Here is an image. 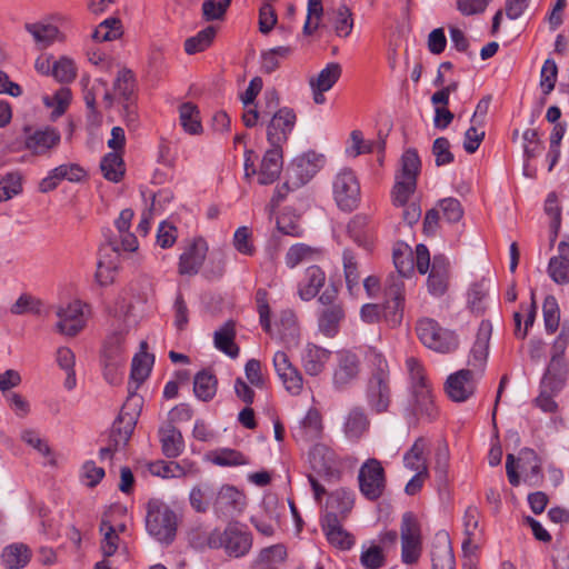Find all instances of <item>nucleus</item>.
<instances>
[{
  "mask_svg": "<svg viewBox=\"0 0 569 569\" xmlns=\"http://www.w3.org/2000/svg\"><path fill=\"white\" fill-rule=\"evenodd\" d=\"M133 211L123 209L114 222L116 230L106 234V243L99 249V259L94 279L99 286L106 287L114 282L121 262V252H136L139 240L130 232Z\"/></svg>",
  "mask_w": 569,
  "mask_h": 569,
  "instance_id": "nucleus-1",
  "label": "nucleus"
},
{
  "mask_svg": "<svg viewBox=\"0 0 569 569\" xmlns=\"http://www.w3.org/2000/svg\"><path fill=\"white\" fill-rule=\"evenodd\" d=\"M142 383V342L140 351L132 359L128 397L118 418L114 420L109 439L114 446H126L130 439L142 410V397L138 390Z\"/></svg>",
  "mask_w": 569,
  "mask_h": 569,
  "instance_id": "nucleus-2",
  "label": "nucleus"
},
{
  "mask_svg": "<svg viewBox=\"0 0 569 569\" xmlns=\"http://www.w3.org/2000/svg\"><path fill=\"white\" fill-rule=\"evenodd\" d=\"M179 517L166 502L159 499L148 501L144 527L148 533L163 546L171 545L177 536Z\"/></svg>",
  "mask_w": 569,
  "mask_h": 569,
  "instance_id": "nucleus-3",
  "label": "nucleus"
},
{
  "mask_svg": "<svg viewBox=\"0 0 569 569\" xmlns=\"http://www.w3.org/2000/svg\"><path fill=\"white\" fill-rule=\"evenodd\" d=\"M421 161L416 149H408L400 159V172L396 176L392 188V203L396 207L409 204L410 197L417 188V178L420 172Z\"/></svg>",
  "mask_w": 569,
  "mask_h": 569,
  "instance_id": "nucleus-4",
  "label": "nucleus"
},
{
  "mask_svg": "<svg viewBox=\"0 0 569 569\" xmlns=\"http://www.w3.org/2000/svg\"><path fill=\"white\" fill-rule=\"evenodd\" d=\"M416 266L421 274L427 273L430 268L428 277L429 292L437 297L445 295L449 279L448 259L443 254H437L433 257L432 262H430L428 248L420 243L416 247Z\"/></svg>",
  "mask_w": 569,
  "mask_h": 569,
  "instance_id": "nucleus-5",
  "label": "nucleus"
},
{
  "mask_svg": "<svg viewBox=\"0 0 569 569\" xmlns=\"http://www.w3.org/2000/svg\"><path fill=\"white\" fill-rule=\"evenodd\" d=\"M417 335L429 349L449 353L457 349L458 339L453 331L442 328L436 320L423 318L417 322Z\"/></svg>",
  "mask_w": 569,
  "mask_h": 569,
  "instance_id": "nucleus-6",
  "label": "nucleus"
},
{
  "mask_svg": "<svg viewBox=\"0 0 569 569\" xmlns=\"http://www.w3.org/2000/svg\"><path fill=\"white\" fill-rule=\"evenodd\" d=\"M366 397L373 412L383 413L388 410L391 401V389L387 363L379 361L378 368L368 381Z\"/></svg>",
  "mask_w": 569,
  "mask_h": 569,
  "instance_id": "nucleus-7",
  "label": "nucleus"
},
{
  "mask_svg": "<svg viewBox=\"0 0 569 569\" xmlns=\"http://www.w3.org/2000/svg\"><path fill=\"white\" fill-rule=\"evenodd\" d=\"M333 197L337 206L345 211L355 210L360 202V184L350 169H342L332 182Z\"/></svg>",
  "mask_w": 569,
  "mask_h": 569,
  "instance_id": "nucleus-8",
  "label": "nucleus"
},
{
  "mask_svg": "<svg viewBox=\"0 0 569 569\" xmlns=\"http://www.w3.org/2000/svg\"><path fill=\"white\" fill-rule=\"evenodd\" d=\"M359 488L369 500L379 499L386 488L385 470L377 459H368L359 470Z\"/></svg>",
  "mask_w": 569,
  "mask_h": 569,
  "instance_id": "nucleus-9",
  "label": "nucleus"
},
{
  "mask_svg": "<svg viewBox=\"0 0 569 569\" xmlns=\"http://www.w3.org/2000/svg\"><path fill=\"white\" fill-rule=\"evenodd\" d=\"M405 282L396 277H388L385 296L386 301L382 307V318L395 327L399 325L403 316V301H405Z\"/></svg>",
  "mask_w": 569,
  "mask_h": 569,
  "instance_id": "nucleus-10",
  "label": "nucleus"
},
{
  "mask_svg": "<svg viewBox=\"0 0 569 569\" xmlns=\"http://www.w3.org/2000/svg\"><path fill=\"white\" fill-rule=\"evenodd\" d=\"M401 559L407 565L418 561L421 555V537L419 525L411 513H405L401 528Z\"/></svg>",
  "mask_w": 569,
  "mask_h": 569,
  "instance_id": "nucleus-11",
  "label": "nucleus"
},
{
  "mask_svg": "<svg viewBox=\"0 0 569 569\" xmlns=\"http://www.w3.org/2000/svg\"><path fill=\"white\" fill-rule=\"evenodd\" d=\"M83 307L84 305L80 300L58 306L56 315L59 321L56 325V330L67 337H74L82 331L86 326Z\"/></svg>",
  "mask_w": 569,
  "mask_h": 569,
  "instance_id": "nucleus-12",
  "label": "nucleus"
},
{
  "mask_svg": "<svg viewBox=\"0 0 569 569\" xmlns=\"http://www.w3.org/2000/svg\"><path fill=\"white\" fill-rule=\"evenodd\" d=\"M323 157L316 152H307L297 157L287 168V176L293 188L306 184L319 171Z\"/></svg>",
  "mask_w": 569,
  "mask_h": 569,
  "instance_id": "nucleus-13",
  "label": "nucleus"
},
{
  "mask_svg": "<svg viewBox=\"0 0 569 569\" xmlns=\"http://www.w3.org/2000/svg\"><path fill=\"white\" fill-rule=\"evenodd\" d=\"M478 378L475 370H458L447 378L445 383L446 393L452 401L463 402L475 393Z\"/></svg>",
  "mask_w": 569,
  "mask_h": 569,
  "instance_id": "nucleus-14",
  "label": "nucleus"
},
{
  "mask_svg": "<svg viewBox=\"0 0 569 569\" xmlns=\"http://www.w3.org/2000/svg\"><path fill=\"white\" fill-rule=\"evenodd\" d=\"M296 124V113L290 108H280L274 113L267 127V140L270 146L282 147Z\"/></svg>",
  "mask_w": 569,
  "mask_h": 569,
  "instance_id": "nucleus-15",
  "label": "nucleus"
},
{
  "mask_svg": "<svg viewBox=\"0 0 569 569\" xmlns=\"http://www.w3.org/2000/svg\"><path fill=\"white\" fill-rule=\"evenodd\" d=\"M273 367L284 389L292 396L300 395L303 389L302 375L298 368L291 363L286 352L278 351L274 353Z\"/></svg>",
  "mask_w": 569,
  "mask_h": 569,
  "instance_id": "nucleus-16",
  "label": "nucleus"
},
{
  "mask_svg": "<svg viewBox=\"0 0 569 569\" xmlns=\"http://www.w3.org/2000/svg\"><path fill=\"white\" fill-rule=\"evenodd\" d=\"M208 249L204 239H193L179 258V273L182 276L197 274L206 260Z\"/></svg>",
  "mask_w": 569,
  "mask_h": 569,
  "instance_id": "nucleus-17",
  "label": "nucleus"
},
{
  "mask_svg": "<svg viewBox=\"0 0 569 569\" xmlns=\"http://www.w3.org/2000/svg\"><path fill=\"white\" fill-rule=\"evenodd\" d=\"M491 332V323L489 321H482L479 326L477 338L468 360L469 369L475 370L477 377L481 376L487 362Z\"/></svg>",
  "mask_w": 569,
  "mask_h": 569,
  "instance_id": "nucleus-18",
  "label": "nucleus"
},
{
  "mask_svg": "<svg viewBox=\"0 0 569 569\" xmlns=\"http://www.w3.org/2000/svg\"><path fill=\"white\" fill-rule=\"evenodd\" d=\"M491 332V323L489 321H482L479 326L477 338L468 360L469 369L475 370L477 377L481 376L487 362Z\"/></svg>",
  "mask_w": 569,
  "mask_h": 569,
  "instance_id": "nucleus-19",
  "label": "nucleus"
},
{
  "mask_svg": "<svg viewBox=\"0 0 569 569\" xmlns=\"http://www.w3.org/2000/svg\"><path fill=\"white\" fill-rule=\"evenodd\" d=\"M214 496L212 506L219 517H232L244 507V496L233 486H222Z\"/></svg>",
  "mask_w": 569,
  "mask_h": 569,
  "instance_id": "nucleus-20",
  "label": "nucleus"
},
{
  "mask_svg": "<svg viewBox=\"0 0 569 569\" xmlns=\"http://www.w3.org/2000/svg\"><path fill=\"white\" fill-rule=\"evenodd\" d=\"M282 168V147L270 146V149L264 152L258 170V183L261 186L273 183L280 177Z\"/></svg>",
  "mask_w": 569,
  "mask_h": 569,
  "instance_id": "nucleus-21",
  "label": "nucleus"
},
{
  "mask_svg": "<svg viewBox=\"0 0 569 569\" xmlns=\"http://www.w3.org/2000/svg\"><path fill=\"white\" fill-rule=\"evenodd\" d=\"M61 136L54 128L46 127L26 136L24 147L32 154L42 156L59 144Z\"/></svg>",
  "mask_w": 569,
  "mask_h": 569,
  "instance_id": "nucleus-22",
  "label": "nucleus"
},
{
  "mask_svg": "<svg viewBox=\"0 0 569 569\" xmlns=\"http://www.w3.org/2000/svg\"><path fill=\"white\" fill-rule=\"evenodd\" d=\"M360 361L359 358L349 351H342L338 355V365L333 371V385L338 389L346 388L359 375Z\"/></svg>",
  "mask_w": 569,
  "mask_h": 569,
  "instance_id": "nucleus-23",
  "label": "nucleus"
},
{
  "mask_svg": "<svg viewBox=\"0 0 569 569\" xmlns=\"http://www.w3.org/2000/svg\"><path fill=\"white\" fill-rule=\"evenodd\" d=\"M565 383V377L562 373L553 375L550 373V369H547L542 381L540 395L536 398L537 406L545 412H555L557 410V403L553 400V393L558 392Z\"/></svg>",
  "mask_w": 569,
  "mask_h": 569,
  "instance_id": "nucleus-24",
  "label": "nucleus"
},
{
  "mask_svg": "<svg viewBox=\"0 0 569 569\" xmlns=\"http://www.w3.org/2000/svg\"><path fill=\"white\" fill-rule=\"evenodd\" d=\"M113 89L123 99V109L128 117V121L134 122V126L138 127V112L136 108L132 109L131 107L132 96L134 92V78L132 72L127 69L121 70L114 81Z\"/></svg>",
  "mask_w": 569,
  "mask_h": 569,
  "instance_id": "nucleus-25",
  "label": "nucleus"
},
{
  "mask_svg": "<svg viewBox=\"0 0 569 569\" xmlns=\"http://www.w3.org/2000/svg\"><path fill=\"white\" fill-rule=\"evenodd\" d=\"M331 352L322 347L308 343L301 351V366L308 376H319L326 363L329 361Z\"/></svg>",
  "mask_w": 569,
  "mask_h": 569,
  "instance_id": "nucleus-26",
  "label": "nucleus"
},
{
  "mask_svg": "<svg viewBox=\"0 0 569 569\" xmlns=\"http://www.w3.org/2000/svg\"><path fill=\"white\" fill-rule=\"evenodd\" d=\"M312 470L320 477L331 478L336 475L335 453L325 445L317 443L309 452Z\"/></svg>",
  "mask_w": 569,
  "mask_h": 569,
  "instance_id": "nucleus-27",
  "label": "nucleus"
},
{
  "mask_svg": "<svg viewBox=\"0 0 569 569\" xmlns=\"http://www.w3.org/2000/svg\"><path fill=\"white\" fill-rule=\"evenodd\" d=\"M322 529L327 536L328 541L342 550L350 549L353 545V539L340 523L336 512H327L322 519Z\"/></svg>",
  "mask_w": 569,
  "mask_h": 569,
  "instance_id": "nucleus-28",
  "label": "nucleus"
},
{
  "mask_svg": "<svg viewBox=\"0 0 569 569\" xmlns=\"http://www.w3.org/2000/svg\"><path fill=\"white\" fill-rule=\"evenodd\" d=\"M251 537L248 532L241 530L237 523H229L226 528V546L228 555L232 557H242L251 548Z\"/></svg>",
  "mask_w": 569,
  "mask_h": 569,
  "instance_id": "nucleus-29",
  "label": "nucleus"
},
{
  "mask_svg": "<svg viewBox=\"0 0 569 569\" xmlns=\"http://www.w3.org/2000/svg\"><path fill=\"white\" fill-rule=\"evenodd\" d=\"M432 569H455V557L447 533L436 535L431 550Z\"/></svg>",
  "mask_w": 569,
  "mask_h": 569,
  "instance_id": "nucleus-30",
  "label": "nucleus"
},
{
  "mask_svg": "<svg viewBox=\"0 0 569 569\" xmlns=\"http://www.w3.org/2000/svg\"><path fill=\"white\" fill-rule=\"evenodd\" d=\"M548 274L556 283L569 282V243L566 241L559 242L558 254L550 258Z\"/></svg>",
  "mask_w": 569,
  "mask_h": 569,
  "instance_id": "nucleus-31",
  "label": "nucleus"
},
{
  "mask_svg": "<svg viewBox=\"0 0 569 569\" xmlns=\"http://www.w3.org/2000/svg\"><path fill=\"white\" fill-rule=\"evenodd\" d=\"M162 453L167 458H177L184 449L182 433L172 423H166L159 429Z\"/></svg>",
  "mask_w": 569,
  "mask_h": 569,
  "instance_id": "nucleus-32",
  "label": "nucleus"
},
{
  "mask_svg": "<svg viewBox=\"0 0 569 569\" xmlns=\"http://www.w3.org/2000/svg\"><path fill=\"white\" fill-rule=\"evenodd\" d=\"M370 420L360 407H353L349 410L343 422V432L348 439L358 440L369 429Z\"/></svg>",
  "mask_w": 569,
  "mask_h": 569,
  "instance_id": "nucleus-33",
  "label": "nucleus"
},
{
  "mask_svg": "<svg viewBox=\"0 0 569 569\" xmlns=\"http://www.w3.org/2000/svg\"><path fill=\"white\" fill-rule=\"evenodd\" d=\"M325 272L318 266L307 268L303 280L299 283V297L309 301L317 296L320 288L325 284Z\"/></svg>",
  "mask_w": 569,
  "mask_h": 569,
  "instance_id": "nucleus-34",
  "label": "nucleus"
},
{
  "mask_svg": "<svg viewBox=\"0 0 569 569\" xmlns=\"http://www.w3.org/2000/svg\"><path fill=\"white\" fill-rule=\"evenodd\" d=\"M234 323L233 321L229 320L214 331V347L230 358H236L239 355V347L234 343Z\"/></svg>",
  "mask_w": 569,
  "mask_h": 569,
  "instance_id": "nucleus-35",
  "label": "nucleus"
},
{
  "mask_svg": "<svg viewBox=\"0 0 569 569\" xmlns=\"http://www.w3.org/2000/svg\"><path fill=\"white\" fill-rule=\"evenodd\" d=\"M1 559L7 569H21L29 563L31 550L24 543H12L3 549Z\"/></svg>",
  "mask_w": 569,
  "mask_h": 569,
  "instance_id": "nucleus-36",
  "label": "nucleus"
},
{
  "mask_svg": "<svg viewBox=\"0 0 569 569\" xmlns=\"http://www.w3.org/2000/svg\"><path fill=\"white\" fill-rule=\"evenodd\" d=\"M218 380L209 370L199 371L193 378V393L204 402L210 401L217 393Z\"/></svg>",
  "mask_w": 569,
  "mask_h": 569,
  "instance_id": "nucleus-37",
  "label": "nucleus"
},
{
  "mask_svg": "<svg viewBox=\"0 0 569 569\" xmlns=\"http://www.w3.org/2000/svg\"><path fill=\"white\" fill-rule=\"evenodd\" d=\"M80 83L83 88V99L87 108L90 110L89 120L94 123L97 127L101 122V114L98 112L96 107V96L99 87L107 88L108 83L103 79H98L96 83L90 87V78L82 77Z\"/></svg>",
  "mask_w": 569,
  "mask_h": 569,
  "instance_id": "nucleus-38",
  "label": "nucleus"
},
{
  "mask_svg": "<svg viewBox=\"0 0 569 569\" xmlns=\"http://www.w3.org/2000/svg\"><path fill=\"white\" fill-rule=\"evenodd\" d=\"M24 29L32 36L39 48H47L57 39L59 29L57 26L44 22L26 23Z\"/></svg>",
  "mask_w": 569,
  "mask_h": 569,
  "instance_id": "nucleus-39",
  "label": "nucleus"
},
{
  "mask_svg": "<svg viewBox=\"0 0 569 569\" xmlns=\"http://www.w3.org/2000/svg\"><path fill=\"white\" fill-rule=\"evenodd\" d=\"M346 284L349 293L357 297L361 291L358 262L351 250L346 249L342 254Z\"/></svg>",
  "mask_w": 569,
  "mask_h": 569,
  "instance_id": "nucleus-40",
  "label": "nucleus"
},
{
  "mask_svg": "<svg viewBox=\"0 0 569 569\" xmlns=\"http://www.w3.org/2000/svg\"><path fill=\"white\" fill-rule=\"evenodd\" d=\"M100 170L104 179L119 182L124 174V162L120 152H108L100 162Z\"/></svg>",
  "mask_w": 569,
  "mask_h": 569,
  "instance_id": "nucleus-41",
  "label": "nucleus"
},
{
  "mask_svg": "<svg viewBox=\"0 0 569 569\" xmlns=\"http://www.w3.org/2000/svg\"><path fill=\"white\" fill-rule=\"evenodd\" d=\"M393 263L397 274H391L390 277H396L403 281V278H409L412 274L415 258L411 249L407 244H401L393 250Z\"/></svg>",
  "mask_w": 569,
  "mask_h": 569,
  "instance_id": "nucleus-42",
  "label": "nucleus"
},
{
  "mask_svg": "<svg viewBox=\"0 0 569 569\" xmlns=\"http://www.w3.org/2000/svg\"><path fill=\"white\" fill-rule=\"evenodd\" d=\"M353 503L355 499L351 491L338 489L328 498L327 506L330 509L328 512H336L337 518H346L353 508Z\"/></svg>",
  "mask_w": 569,
  "mask_h": 569,
  "instance_id": "nucleus-43",
  "label": "nucleus"
},
{
  "mask_svg": "<svg viewBox=\"0 0 569 569\" xmlns=\"http://www.w3.org/2000/svg\"><path fill=\"white\" fill-rule=\"evenodd\" d=\"M179 120L189 134H199L202 131L198 107L192 102H184L179 107Z\"/></svg>",
  "mask_w": 569,
  "mask_h": 569,
  "instance_id": "nucleus-44",
  "label": "nucleus"
},
{
  "mask_svg": "<svg viewBox=\"0 0 569 569\" xmlns=\"http://www.w3.org/2000/svg\"><path fill=\"white\" fill-rule=\"evenodd\" d=\"M345 313L341 306H330L323 308L318 320L319 330L323 335L332 337L337 332L339 322Z\"/></svg>",
  "mask_w": 569,
  "mask_h": 569,
  "instance_id": "nucleus-45",
  "label": "nucleus"
},
{
  "mask_svg": "<svg viewBox=\"0 0 569 569\" xmlns=\"http://www.w3.org/2000/svg\"><path fill=\"white\" fill-rule=\"evenodd\" d=\"M341 73V66L338 62H330L316 77L309 79V86L329 91L338 82Z\"/></svg>",
  "mask_w": 569,
  "mask_h": 569,
  "instance_id": "nucleus-46",
  "label": "nucleus"
},
{
  "mask_svg": "<svg viewBox=\"0 0 569 569\" xmlns=\"http://www.w3.org/2000/svg\"><path fill=\"white\" fill-rule=\"evenodd\" d=\"M167 63L161 50L152 49L148 57L147 77L151 87H156L167 73Z\"/></svg>",
  "mask_w": 569,
  "mask_h": 569,
  "instance_id": "nucleus-47",
  "label": "nucleus"
},
{
  "mask_svg": "<svg viewBox=\"0 0 569 569\" xmlns=\"http://www.w3.org/2000/svg\"><path fill=\"white\" fill-rule=\"evenodd\" d=\"M302 437L307 441H313L321 437L323 431L322 418L317 409H309L301 421Z\"/></svg>",
  "mask_w": 569,
  "mask_h": 569,
  "instance_id": "nucleus-48",
  "label": "nucleus"
},
{
  "mask_svg": "<svg viewBox=\"0 0 569 569\" xmlns=\"http://www.w3.org/2000/svg\"><path fill=\"white\" fill-rule=\"evenodd\" d=\"M426 448L427 443L425 439L418 438L403 457L405 466L412 471H422L423 468H428L425 457Z\"/></svg>",
  "mask_w": 569,
  "mask_h": 569,
  "instance_id": "nucleus-49",
  "label": "nucleus"
},
{
  "mask_svg": "<svg viewBox=\"0 0 569 569\" xmlns=\"http://www.w3.org/2000/svg\"><path fill=\"white\" fill-rule=\"evenodd\" d=\"M216 32V27L208 26L203 30L199 31L194 37L188 38L184 42L186 52L188 54H194L203 51L211 44Z\"/></svg>",
  "mask_w": 569,
  "mask_h": 569,
  "instance_id": "nucleus-50",
  "label": "nucleus"
},
{
  "mask_svg": "<svg viewBox=\"0 0 569 569\" xmlns=\"http://www.w3.org/2000/svg\"><path fill=\"white\" fill-rule=\"evenodd\" d=\"M214 493V488L209 483L193 487L189 496L191 507L197 512H206L209 508V500L213 498Z\"/></svg>",
  "mask_w": 569,
  "mask_h": 569,
  "instance_id": "nucleus-51",
  "label": "nucleus"
},
{
  "mask_svg": "<svg viewBox=\"0 0 569 569\" xmlns=\"http://www.w3.org/2000/svg\"><path fill=\"white\" fill-rule=\"evenodd\" d=\"M209 458L214 465L221 467H233L247 463L241 452L230 448L213 450L209 453Z\"/></svg>",
  "mask_w": 569,
  "mask_h": 569,
  "instance_id": "nucleus-52",
  "label": "nucleus"
},
{
  "mask_svg": "<svg viewBox=\"0 0 569 569\" xmlns=\"http://www.w3.org/2000/svg\"><path fill=\"white\" fill-rule=\"evenodd\" d=\"M319 251L303 243H298L289 248L286 254V263L289 268H295L301 262L312 260Z\"/></svg>",
  "mask_w": 569,
  "mask_h": 569,
  "instance_id": "nucleus-53",
  "label": "nucleus"
},
{
  "mask_svg": "<svg viewBox=\"0 0 569 569\" xmlns=\"http://www.w3.org/2000/svg\"><path fill=\"white\" fill-rule=\"evenodd\" d=\"M120 28L118 18L106 19L93 31L92 39L99 42L116 40L121 36Z\"/></svg>",
  "mask_w": 569,
  "mask_h": 569,
  "instance_id": "nucleus-54",
  "label": "nucleus"
},
{
  "mask_svg": "<svg viewBox=\"0 0 569 569\" xmlns=\"http://www.w3.org/2000/svg\"><path fill=\"white\" fill-rule=\"evenodd\" d=\"M415 397V413L420 416H426L429 419H432L436 416V408L433 405V400L428 388L416 389L413 392Z\"/></svg>",
  "mask_w": 569,
  "mask_h": 569,
  "instance_id": "nucleus-55",
  "label": "nucleus"
},
{
  "mask_svg": "<svg viewBox=\"0 0 569 569\" xmlns=\"http://www.w3.org/2000/svg\"><path fill=\"white\" fill-rule=\"evenodd\" d=\"M51 73L59 82L70 83L77 76V69L71 59L62 57L53 63Z\"/></svg>",
  "mask_w": 569,
  "mask_h": 569,
  "instance_id": "nucleus-56",
  "label": "nucleus"
},
{
  "mask_svg": "<svg viewBox=\"0 0 569 569\" xmlns=\"http://www.w3.org/2000/svg\"><path fill=\"white\" fill-rule=\"evenodd\" d=\"M489 295V289L485 282H478L471 286L468 292V306L473 313L481 315L486 309L485 299Z\"/></svg>",
  "mask_w": 569,
  "mask_h": 569,
  "instance_id": "nucleus-57",
  "label": "nucleus"
},
{
  "mask_svg": "<svg viewBox=\"0 0 569 569\" xmlns=\"http://www.w3.org/2000/svg\"><path fill=\"white\" fill-rule=\"evenodd\" d=\"M103 377L110 385H118L122 379V357H101Z\"/></svg>",
  "mask_w": 569,
  "mask_h": 569,
  "instance_id": "nucleus-58",
  "label": "nucleus"
},
{
  "mask_svg": "<svg viewBox=\"0 0 569 569\" xmlns=\"http://www.w3.org/2000/svg\"><path fill=\"white\" fill-rule=\"evenodd\" d=\"M542 311L546 330L550 333L555 332L560 320L559 307L555 297L548 296L545 299Z\"/></svg>",
  "mask_w": 569,
  "mask_h": 569,
  "instance_id": "nucleus-59",
  "label": "nucleus"
},
{
  "mask_svg": "<svg viewBox=\"0 0 569 569\" xmlns=\"http://www.w3.org/2000/svg\"><path fill=\"white\" fill-rule=\"evenodd\" d=\"M353 28V19L350 9L341 4L336 12L335 31L339 37H348Z\"/></svg>",
  "mask_w": 569,
  "mask_h": 569,
  "instance_id": "nucleus-60",
  "label": "nucleus"
},
{
  "mask_svg": "<svg viewBox=\"0 0 569 569\" xmlns=\"http://www.w3.org/2000/svg\"><path fill=\"white\" fill-rule=\"evenodd\" d=\"M21 191V177L17 172L6 174L0 180V202L11 199Z\"/></svg>",
  "mask_w": 569,
  "mask_h": 569,
  "instance_id": "nucleus-61",
  "label": "nucleus"
},
{
  "mask_svg": "<svg viewBox=\"0 0 569 569\" xmlns=\"http://www.w3.org/2000/svg\"><path fill=\"white\" fill-rule=\"evenodd\" d=\"M432 154L437 167L449 164L455 159L450 151V141L445 137H439L433 141Z\"/></svg>",
  "mask_w": 569,
  "mask_h": 569,
  "instance_id": "nucleus-62",
  "label": "nucleus"
},
{
  "mask_svg": "<svg viewBox=\"0 0 569 569\" xmlns=\"http://www.w3.org/2000/svg\"><path fill=\"white\" fill-rule=\"evenodd\" d=\"M229 6L230 0H206L202 3V17L206 21L221 20Z\"/></svg>",
  "mask_w": 569,
  "mask_h": 569,
  "instance_id": "nucleus-63",
  "label": "nucleus"
},
{
  "mask_svg": "<svg viewBox=\"0 0 569 569\" xmlns=\"http://www.w3.org/2000/svg\"><path fill=\"white\" fill-rule=\"evenodd\" d=\"M360 562L366 569H379L385 565L386 558L380 547L371 546L362 551Z\"/></svg>",
  "mask_w": 569,
  "mask_h": 569,
  "instance_id": "nucleus-64",
  "label": "nucleus"
}]
</instances>
